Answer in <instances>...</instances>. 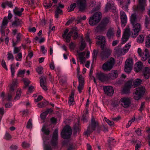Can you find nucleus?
Wrapping results in <instances>:
<instances>
[{"mask_svg":"<svg viewBox=\"0 0 150 150\" xmlns=\"http://www.w3.org/2000/svg\"><path fill=\"white\" fill-rule=\"evenodd\" d=\"M76 4L74 3L73 4H71L69 7H68V10H69V12H71L73 11L76 7Z\"/></svg>","mask_w":150,"mask_h":150,"instance_id":"obj_57","label":"nucleus"},{"mask_svg":"<svg viewBox=\"0 0 150 150\" xmlns=\"http://www.w3.org/2000/svg\"><path fill=\"white\" fill-rule=\"evenodd\" d=\"M8 21L7 17H5L4 18L1 26L0 31L2 33H4V29L6 28L8 23Z\"/></svg>","mask_w":150,"mask_h":150,"instance_id":"obj_22","label":"nucleus"},{"mask_svg":"<svg viewBox=\"0 0 150 150\" xmlns=\"http://www.w3.org/2000/svg\"><path fill=\"white\" fill-rule=\"evenodd\" d=\"M32 120L30 119L27 122L26 127L28 129H30L32 128Z\"/></svg>","mask_w":150,"mask_h":150,"instance_id":"obj_56","label":"nucleus"},{"mask_svg":"<svg viewBox=\"0 0 150 150\" xmlns=\"http://www.w3.org/2000/svg\"><path fill=\"white\" fill-rule=\"evenodd\" d=\"M86 45L85 41L83 40L82 37H81V45L79 47V49L80 51L83 50L85 48Z\"/></svg>","mask_w":150,"mask_h":150,"instance_id":"obj_36","label":"nucleus"},{"mask_svg":"<svg viewBox=\"0 0 150 150\" xmlns=\"http://www.w3.org/2000/svg\"><path fill=\"white\" fill-rule=\"evenodd\" d=\"M46 78L45 77H43L40 79V85L42 89L45 91H46L47 90V88L46 86L45 82L46 81Z\"/></svg>","mask_w":150,"mask_h":150,"instance_id":"obj_24","label":"nucleus"},{"mask_svg":"<svg viewBox=\"0 0 150 150\" xmlns=\"http://www.w3.org/2000/svg\"><path fill=\"white\" fill-rule=\"evenodd\" d=\"M120 16L122 25L125 26L127 21V16L125 13L123 11H121L120 12Z\"/></svg>","mask_w":150,"mask_h":150,"instance_id":"obj_18","label":"nucleus"},{"mask_svg":"<svg viewBox=\"0 0 150 150\" xmlns=\"http://www.w3.org/2000/svg\"><path fill=\"white\" fill-rule=\"evenodd\" d=\"M115 61L113 58L111 57L109 60L104 63L102 66V69L104 71H108L112 68Z\"/></svg>","mask_w":150,"mask_h":150,"instance_id":"obj_5","label":"nucleus"},{"mask_svg":"<svg viewBox=\"0 0 150 150\" xmlns=\"http://www.w3.org/2000/svg\"><path fill=\"white\" fill-rule=\"evenodd\" d=\"M6 6L10 8H12L13 4L11 1H8L3 2L1 4V6L3 8H5Z\"/></svg>","mask_w":150,"mask_h":150,"instance_id":"obj_29","label":"nucleus"},{"mask_svg":"<svg viewBox=\"0 0 150 150\" xmlns=\"http://www.w3.org/2000/svg\"><path fill=\"white\" fill-rule=\"evenodd\" d=\"M41 131L45 134L47 135H48L50 133V130L45 125L43 126Z\"/></svg>","mask_w":150,"mask_h":150,"instance_id":"obj_43","label":"nucleus"},{"mask_svg":"<svg viewBox=\"0 0 150 150\" xmlns=\"http://www.w3.org/2000/svg\"><path fill=\"white\" fill-rule=\"evenodd\" d=\"M36 70L39 74H41L42 73L43 68L41 67H38L36 68Z\"/></svg>","mask_w":150,"mask_h":150,"instance_id":"obj_58","label":"nucleus"},{"mask_svg":"<svg viewBox=\"0 0 150 150\" xmlns=\"http://www.w3.org/2000/svg\"><path fill=\"white\" fill-rule=\"evenodd\" d=\"M118 75V74L117 71H111V73L107 75L108 80L114 79L117 77Z\"/></svg>","mask_w":150,"mask_h":150,"instance_id":"obj_23","label":"nucleus"},{"mask_svg":"<svg viewBox=\"0 0 150 150\" xmlns=\"http://www.w3.org/2000/svg\"><path fill=\"white\" fill-rule=\"evenodd\" d=\"M137 52L139 56L141 57V59L143 61H146L149 56V50L146 49H145L142 51L140 48L138 49Z\"/></svg>","mask_w":150,"mask_h":150,"instance_id":"obj_8","label":"nucleus"},{"mask_svg":"<svg viewBox=\"0 0 150 150\" xmlns=\"http://www.w3.org/2000/svg\"><path fill=\"white\" fill-rule=\"evenodd\" d=\"M24 8H21L20 10L17 7H16L13 11L14 14L18 16H20L22 14V12L24 11Z\"/></svg>","mask_w":150,"mask_h":150,"instance_id":"obj_27","label":"nucleus"},{"mask_svg":"<svg viewBox=\"0 0 150 150\" xmlns=\"http://www.w3.org/2000/svg\"><path fill=\"white\" fill-rule=\"evenodd\" d=\"M137 17L135 14H133L132 15L130 18V21L132 25L137 23Z\"/></svg>","mask_w":150,"mask_h":150,"instance_id":"obj_38","label":"nucleus"},{"mask_svg":"<svg viewBox=\"0 0 150 150\" xmlns=\"http://www.w3.org/2000/svg\"><path fill=\"white\" fill-rule=\"evenodd\" d=\"M121 105L124 108H128L130 105L131 100L130 98L124 97L121 98L120 101Z\"/></svg>","mask_w":150,"mask_h":150,"instance_id":"obj_9","label":"nucleus"},{"mask_svg":"<svg viewBox=\"0 0 150 150\" xmlns=\"http://www.w3.org/2000/svg\"><path fill=\"white\" fill-rule=\"evenodd\" d=\"M133 61L131 59H128L126 61L125 71L126 73H129L132 69Z\"/></svg>","mask_w":150,"mask_h":150,"instance_id":"obj_12","label":"nucleus"},{"mask_svg":"<svg viewBox=\"0 0 150 150\" xmlns=\"http://www.w3.org/2000/svg\"><path fill=\"white\" fill-rule=\"evenodd\" d=\"M97 127L99 128L98 124L95 121V119L93 117L91 119V123L88 127L87 130L85 132L84 134L87 136L96 130Z\"/></svg>","mask_w":150,"mask_h":150,"instance_id":"obj_3","label":"nucleus"},{"mask_svg":"<svg viewBox=\"0 0 150 150\" xmlns=\"http://www.w3.org/2000/svg\"><path fill=\"white\" fill-rule=\"evenodd\" d=\"M58 130L57 129H55L54 131L52 139L51 144L52 146H57L58 144Z\"/></svg>","mask_w":150,"mask_h":150,"instance_id":"obj_10","label":"nucleus"},{"mask_svg":"<svg viewBox=\"0 0 150 150\" xmlns=\"http://www.w3.org/2000/svg\"><path fill=\"white\" fill-rule=\"evenodd\" d=\"M21 145L24 148H28L30 147L29 144L25 142H23Z\"/></svg>","mask_w":150,"mask_h":150,"instance_id":"obj_59","label":"nucleus"},{"mask_svg":"<svg viewBox=\"0 0 150 150\" xmlns=\"http://www.w3.org/2000/svg\"><path fill=\"white\" fill-rule=\"evenodd\" d=\"M96 39L99 40L96 42V44L97 45H100L101 48L103 49L105 43V38L103 35H98L96 37Z\"/></svg>","mask_w":150,"mask_h":150,"instance_id":"obj_19","label":"nucleus"},{"mask_svg":"<svg viewBox=\"0 0 150 150\" xmlns=\"http://www.w3.org/2000/svg\"><path fill=\"white\" fill-rule=\"evenodd\" d=\"M74 93L73 92H71V95L70 96L69 99V106L73 105L74 104Z\"/></svg>","mask_w":150,"mask_h":150,"instance_id":"obj_33","label":"nucleus"},{"mask_svg":"<svg viewBox=\"0 0 150 150\" xmlns=\"http://www.w3.org/2000/svg\"><path fill=\"white\" fill-rule=\"evenodd\" d=\"M106 35L109 39L113 38L114 36L113 28H111L108 29L106 33Z\"/></svg>","mask_w":150,"mask_h":150,"instance_id":"obj_25","label":"nucleus"},{"mask_svg":"<svg viewBox=\"0 0 150 150\" xmlns=\"http://www.w3.org/2000/svg\"><path fill=\"white\" fill-rule=\"evenodd\" d=\"M23 35L20 33H18L16 35V41H14L13 40H12V44L15 43L17 44L18 43L20 42L22 38L23 37Z\"/></svg>","mask_w":150,"mask_h":150,"instance_id":"obj_28","label":"nucleus"},{"mask_svg":"<svg viewBox=\"0 0 150 150\" xmlns=\"http://www.w3.org/2000/svg\"><path fill=\"white\" fill-rule=\"evenodd\" d=\"M78 32V30L77 28L76 27H74L71 29L69 31L68 29H65L62 36L63 38L65 39V42L69 43L70 42L72 35L74 40H75L77 39L79 37Z\"/></svg>","mask_w":150,"mask_h":150,"instance_id":"obj_1","label":"nucleus"},{"mask_svg":"<svg viewBox=\"0 0 150 150\" xmlns=\"http://www.w3.org/2000/svg\"><path fill=\"white\" fill-rule=\"evenodd\" d=\"M76 4L79 11H83L85 9L87 6L86 0H77Z\"/></svg>","mask_w":150,"mask_h":150,"instance_id":"obj_15","label":"nucleus"},{"mask_svg":"<svg viewBox=\"0 0 150 150\" xmlns=\"http://www.w3.org/2000/svg\"><path fill=\"white\" fill-rule=\"evenodd\" d=\"M77 77L78 78L79 81V85L78 86V88L79 93H81L84 86V79L81 75L78 76Z\"/></svg>","mask_w":150,"mask_h":150,"instance_id":"obj_17","label":"nucleus"},{"mask_svg":"<svg viewBox=\"0 0 150 150\" xmlns=\"http://www.w3.org/2000/svg\"><path fill=\"white\" fill-rule=\"evenodd\" d=\"M21 93V90L18 89L17 91L16 95L14 99L15 100H18L19 99Z\"/></svg>","mask_w":150,"mask_h":150,"instance_id":"obj_47","label":"nucleus"},{"mask_svg":"<svg viewBox=\"0 0 150 150\" xmlns=\"http://www.w3.org/2000/svg\"><path fill=\"white\" fill-rule=\"evenodd\" d=\"M52 110L51 109H48L47 110L42 113L40 115V117L41 119L44 120L46 117L47 115L49 112H52Z\"/></svg>","mask_w":150,"mask_h":150,"instance_id":"obj_30","label":"nucleus"},{"mask_svg":"<svg viewBox=\"0 0 150 150\" xmlns=\"http://www.w3.org/2000/svg\"><path fill=\"white\" fill-rule=\"evenodd\" d=\"M142 66L143 64L141 62H139L137 63L134 68L135 71L137 72L141 70Z\"/></svg>","mask_w":150,"mask_h":150,"instance_id":"obj_31","label":"nucleus"},{"mask_svg":"<svg viewBox=\"0 0 150 150\" xmlns=\"http://www.w3.org/2000/svg\"><path fill=\"white\" fill-rule=\"evenodd\" d=\"M22 81L23 82L25 86L24 87L25 88H26L31 83L30 81L27 78H25L23 79Z\"/></svg>","mask_w":150,"mask_h":150,"instance_id":"obj_49","label":"nucleus"},{"mask_svg":"<svg viewBox=\"0 0 150 150\" xmlns=\"http://www.w3.org/2000/svg\"><path fill=\"white\" fill-rule=\"evenodd\" d=\"M43 5L46 8H51L52 6V4L51 2V1H50L48 4L46 3H44Z\"/></svg>","mask_w":150,"mask_h":150,"instance_id":"obj_61","label":"nucleus"},{"mask_svg":"<svg viewBox=\"0 0 150 150\" xmlns=\"http://www.w3.org/2000/svg\"><path fill=\"white\" fill-rule=\"evenodd\" d=\"M106 26V25L101 22L97 27L96 29L98 31H103L105 29Z\"/></svg>","mask_w":150,"mask_h":150,"instance_id":"obj_39","label":"nucleus"},{"mask_svg":"<svg viewBox=\"0 0 150 150\" xmlns=\"http://www.w3.org/2000/svg\"><path fill=\"white\" fill-rule=\"evenodd\" d=\"M110 22V18L109 17H105L102 20L101 23L107 26L108 24Z\"/></svg>","mask_w":150,"mask_h":150,"instance_id":"obj_41","label":"nucleus"},{"mask_svg":"<svg viewBox=\"0 0 150 150\" xmlns=\"http://www.w3.org/2000/svg\"><path fill=\"white\" fill-rule=\"evenodd\" d=\"M145 91V88L143 86L136 88L135 91L133 93L134 98L136 100H140L144 95Z\"/></svg>","mask_w":150,"mask_h":150,"instance_id":"obj_2","label":"nucleus"},{"mask_svg":"<svg viewBox=\"0 0 150 150\" xmlns=\"http://www.w3.org/2000/svg\"><path fill=\"white\" fill-rule=\"evenodd\" d=\"M130 43H128L126 44L124 47L123 49V51L124 52V53H126L127 52V51L129 49L131 46V45L130 44Z\"/></svg>","mask_w":150,"mask_h":150,"instance_id":"obj_48","label":"nucleus"},{"mask_svg":"<svg viewBox=\"0 0 150 150\" xmlns=\"http://www.w3.org/2000/svg\"><path fill=\"white\" fill-rule=\"evenodd\" d=\"M105 121L110 126H112L114 124V122L113 121L110 120L109 119L106 117L104 118Z\"/></svg>","mask_w":150,"mask_h":150,"instance_id":"obj_64","label":"nucleus"},{"mask_svg":"<svg viewBox=\"0 0 150 150\" xmlns=\"http://www.w3.org/2000/svg\"><path fill=\"white\" fill-rule=\"evenodd\" d=\"M85 53L84 52H80L79 53V59L81 63L83 64L85 61V58L84 57Z\"/></svg>","mask_w":150,"mask_h":150,"instance_id":"obj_32","label":"nucleus"},{"mask_svg":"<svg viewBox=\"0 0 150 150\" xmlns=\"http://www.w3.org/2000/svg\"><path fill=\"white\" fill-rule=\"evenodd\" d=\"M101 13L97 12L94 14L93 16L90 18L89 23L91 25H94L98 23L101 18Z\"/></svg>","mask_w":150,"mask_h":150,"instance_id":"obj_4","label":"nucleus"},{"mask_svg":"<svg viewBox=\"0 0 150 150\" xmlns=\"http://www.w3.org/2000/svg\"><path fill=\"white\" fill-rule=\"evenodd\" d=\"M16 44L15 43L12 44V45L13 47V53L14 54H16L21 52V48L20 47H16Z\"/></svg>","mask_w":150,"mask_h":150,"instance_id":"obj_35","label":"nucleus"},{"mask_svg":"<svg viewBox=\"0 0 150 150\" xmlns=\"http://www.w3.org/2000/svg\"><path fill=\"white\" fill-rule=\"evenodd\" d=\"M48 104V102L46 101H44L38 104L37 106L40 108H43Z\"/></svg>","mask_w":150,"mask_h":150,"instance_id":"obj_44","label":"nucleus"},{"mask_svg":"<svg viewBox=\"0 0 150 150\" xmlns=\"http://www.w3.org/2000/svg\"><path fill=\"white\" fill-rule=\"evenodd\" d=\"M145 46L148 48L150 47V35L147 36L146 39Z\"/></svg>","mask_w":150,"mask_h":150,"instance_id":"obj_50","label":"nucleus"},{"mask_svg":"<svg viewBox=\"0 0 150 150\" xmlns=\"http://www.w3.org/2000/svg\"><path fill=\"white\" fill-rule=\"evenodd\" d=\"M142 82V80L140 79H136L135 81L133 82V86L134 87H135L137 86L140 85Z\"/></svg>","mask_w":150,"mask_h":150,"instance_id":"obj_45","label":"nucleus"},{"mask_svg":"<svg viewBox=\"0 0 150 150\" xmlns=\"http://www.w3.org/2000/svg\"><path fill=\"white\" fill-rule=\"evenodd\" d=\"M96 77L101 81H105L108 80L107 75L102 73H97Z\"/></svg>","mask_w":150,"mask_h":150,"instance_id":"obj_21","label":"nucleus"},{"mask_svg":"<svg viewBox=\"0 0 150 150\" xmlns=\"http://www.w3.org/2000/svg\"><path fill=\"white\" fill-rule=\"evenodd\" d=\"M23 22L21 19H18L14 21L12 23V25L15 27H17L22 24Z\"/></svg>","mask_w":150,"mask_h":150,"instance_id":"obj_37","label":"nucleus"},{"mask_svg":"<svg viewBox=\"0 0 150 150\" xmlns=\"http://www.w3.org/2000/svg\"><path fill=\"white\" fill-rule=\"evenodd\" d=\"M18 84V82L16 80L13 79L12 83L10 86V90L11 91H13L14 88L16 87Z\"/></svg>","mask_w":150,"mask_h":150,"instance_id":"obj_40","label":"nucleus"},{"mask_svg":"<svg viewBox=\"0 0 150 150\" xmlns=\"http://www.w3.org/2000/svg\"><path fill=\"white\" fill-rule=\"evenodd\" d=\"M150 69L149 67H145L144 71L143 74L145 79H148L149 76Z\"/></svg>","mask_w":150,"mask_h":150,"instance_id":"obj_34","label":"nucleus"},{"mask_svg":"<svg viewBox=\"0 0 150 150\" xmlns=\"http://www.w3.org/2000/svg\"><path fill=\"white\" fill-rule=\"evenodd\" d=\"M25 72V69L23 70H20L17 74V76L20 77H23Z\"/></svg>","mask_w":150,"mask_h":150,"instance_id":"obj_54","label":"nucleus"},{"mask_svg":"<svg viewBox=\"0 0 150 150\" xmlns=\"http://www.w3.org/2000/svg\"><path fill=\"white\" fill-rule=\"evenodd\" d=\"M110 9H111L113 12L117 13L114 2L112 1H110L107 3L105 8V11L107 12Z\"/></svg>","mask_w":150,"mask_h":150,"instance_id":"obj_14","label":"nucleus"},{"mask_svg":"<svg viewBox=\"0 0 150 150\" xmlns=\"http://www.w3.org/2000/svg\"><path fill=\"white\" fill-rule=\"evenodd\" d=\"M136 143L137 144L135 146V149H139L140 148L142 145L141 142L139 140H137Z\"/></svg>","mask_w":150,"mask_h":150,"instance_id":"obj_60","label":"nucleus"},{"mask_svg":"<svg viewBox=\"0 0 150 150\" xmlns=\"http://www.w3.org/2000/svg\"><path fill=\"white\" fill-rule=\"evenodd\" d=\"M139 4V8L142 10H145V7L146 6V0H138Z\"/></svg>","mask_w":150,"mask_h":150,"instance_id":"obj_26","label":"nucleus"},{"mask_svg":"<svg viewBox=\"0 0 150 150\" xmlns=\"http://www.w3.org/2000/svg\"><path fill=\"white\" fill-rule=\"evenodd\" d=\"M97 52L96 50H94L92 53L93 61L94 62L96 60L97 56Z\"/></svg>","mask_w":150,"mask_h":150,"instance_id":"obj_55","label":"nucleus"},{"mask_svg":"<svg viewBox=\"0 0 150 150\" xmlns=\"http://www.w3.org/2000/svg\"><path fill=\"white\" fill-rule=\"evenodd\" d=\"M130 29L128 28H126L125 29L121 39V43L122 44H125L129 39L130 35Z\"/></svg>","mask_w":150,"mask_h":150,"instance_id":"obj_11","label":"nucleus"},{"mask_svg":"<svg viewBox=\"0 0 150 150\" xmlns=\"http://www.w3.org/2000/svg\"><path fill=\"white\" fill-rule=\"evenodd\" d=\"M14 59V56L13 54L11 53V52L10 51L7 54V59L8 60H13Z\"/></svg>","mask_w":150,"mask_h":150,"instance_id":"obj_52","label":"nucleus"},{"mask_svg":"<svg viewBox=\"0 0 150 150\" xmlns=\"http://www.w3.org/2000/svg\"><path fill=\"white\" fill-rule=\"evenodd\" d=\"M102 51L100 54V56L103 59L108 58L112 52L111 50L108 48H104L103 47V49L102 48Z\"/></svg>","mask_w":150,"mask_h":150,"instance_id":"obj_13","label":"nucleus"},{"mask_svg":"<svg viewBox=\"0 0 150 150\" xmlns=\"http://www.w3.org/2000/svg\"><path fill=\"white\" fill-rule=\"evenodd\" d=\"M133 30L134 32L130 34V36L132 38H135L138 35L139 32L141 30L142 27L140 24L139 23L132 25Z\"/></svg>","mask_w":150,"mask_h":150,"instance_id":"obj_7","label":"nucleus"},{"mask_svg":"<svg viewBox=\"0 0 150 150\" xmlns=\"http://www.w3.org/2000/svg\"><path fill=\"white\" fill-rule=\"evenodd\" d=\"M137 42L142 43L144 41V38L142 35H140L137 37Z\"/></svg>","mask_w":150,"mask_h":150,"instance_id":"obj_51","label":"nucleus"},{"mask_svg":"<svg viewBox=\"0 0 150 150\" xmlns=\"http://www.w3.org/2000/svg\"><path fill=\"white\" fill-rule=\"evenodd\" d=\"M115 143V139L112 138V137H109L108 144L109 145H113Z\"/></svg>","mask_w":150,"mask_h":150,"instance_id":"obj_53","label":"nucleus"},{"mask_svg":"<svg viewBox=\"0 0 150 150\" xmlns=\"http://www.w3.org/2000/svg\"><path fill=\"white\" fill-rule=\"evenodd\" d=\"M132 86V82L128 81L126 83L125 86L123 89L122 92L123 93L127 94L130 92V89Z\"/></svg>","mask_w":150,"mask_h":150,"instance_id":"obj_20","label":"nucleus"},{"mask_svg":"<svg viewBox=\"0 0 150 150\" xmlns=\"http://www.w3.org/2000/svg\"><path fill=\"white\" fill-rule=\"evenodd\" d=\"M22 58V54L21 52L17 54L15 56V59L17 61H21Z\"/></svg>","mask_w":150,"mask_h":150,"instance_id":"obj_46","label":"nucleus"},{"mask_svg":"<svg viewBox=\"0 0 150 150\" xmlns=\"http://www.w3.org/2000/svg\"><path fill=\"white\" fill-rule=\"evenodd\" d=\"M72 130L69 126L64 127L61 133L62 137L64 139H68L70 138Z\"/></svg>","mask_w":150,"mask_h":150,"instance_id":"obj_6","label":"nucleus"},{"mask_svg":"<svg viewBox=\"0 0 150 150\" xmlns=\"http://www.w3.org/2000/svg\"><path fill=\"white\" fill-rule=\"evenodd\" d=\"M103 89L105 93L107 96H112L114 92L113 88L110 86H103Z\"/></svg>","mask_w":150,"mask_h":150,"instance_id":"obj_16","label":"nucleus"},{"mask_svg":"<svg viewBox=\"0 0 150 150\" xmlns=\"http://www.w3.org/2000/svg\"><path fill=\"white\" fill-rule=\"evenodd\" d=\"M135 120V117H133L132 119L129 120L128 123H127L126 125V127L127 128H128L131 125L132 123Z\"/></svg>","mask_w":150,"mask_h":150,"instance_id":"obj_62","label":"nucleus"},{"mask_svg":"<svg viewBox=\"0 0 150 150\" xmlns=\"http://www.w3.org/2000/svg\"><path fill=\"white\" fill-rule=\"evenodd\" d=\"M11 138V137L10 134L7 132L6 133L4 137V139L7 140L10 139Z\"/></svg>","mask_w":150,"mask_h":150,"instance_id":"obj_63","label":"nucleus"},{"mask_svg":"<svg viewBox=\"0 0 150 150\" xmlns=\"http://www.w3.org/2000/svg\"><path fill=\"white\" fill-rule=\"evenodd\" d=\"M62 13V10L60 9L59 7H57L56 8V10L55 11V17L56 18H58L59 15H61Z\"/></svg>","mask_w":150,"mask_h":150,"instance_id":"obj_42","label":"nucleus"}]
</instances>
